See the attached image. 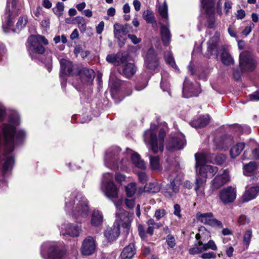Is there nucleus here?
<instances>
[{"instance_id":"9","label":"nucleus","mask_w":259,"mask_h":259,"mask_svg":"<svg viewBox=\"0 0 259 259\" xmlns=\"http://www.w3.org/2000/svg\"><path fill=\"white\" fill-rule=\"evenodd\" d=\"M120 149L119 147H112L106 152L104 157L105 165L111 169H115L119 166V154Z\"/></svg>"},{"instance_id":"46","label":"nucleus","mask_w":259,"mask_h":259,"mask_svg":"<svg viewBox=\"0 0 259 259\" xmlns=\"http://www.w3.org/2000/svg\"><path fill=\"white\" fill-rule=\"evenodd\" d=\"M164 59L167 64H169L172 67L177 69V65L174 61V59L172 56L171 52H166L164 54Z\"/></svg>"},{"instance_id":"42","label":"nucleus","mask_w":259,"mask_h":259,"mask_svg":"<svg viewBox=\"0 0 259 259\" xmlns=\"http://www.w3.org/2000/svg\"><path fill=\"white\" fill-rule=\"evenodd\" d=\"M142 17L148 23H156L154 13L152 11L149 10L144 11L143 13Z\"/></svg>"},{"instance_id":"63","label":"nucleus","mask_w":259,"mask_h":259,"mask_svg":"<svg viewBox=\"0 0 259 259\" xmlns=\"http://www.w3.org/2000/svg\"><path fill=\"white\" fill-rule=\"evenodd\" d=\"M245 16V12L242 9H240L237 11L236 16L237 19H242Z\"/></svg>"},{"instance_id":"2","label":"nucleus","mask_w":259,"mask_h":259,"mask_svg":"<svg viewBox=\"0 0 259 259\" xmlns=\"http://www.w3.org/2000/svg\"><path fill=\"white\" fill-rule=\"evenodd\" d=\"M65 210L80 222L88 218L90 208L87 199L73 192L65 198Z\"/></svg>"},{"instance_id":"50","label":"nucleus","mask_w":259,"mask_h":259,"mask_svg":"<svg viewBox=\"0 0 259 259\" xmlns=\"http://www.w3.org/2000/svg\"><path fill=\"white\" fill-rule=\"evenodd\" d=\"M14 163V159L12 157H6V161L3 165L4 173H6L9 169L11 168Z\"/></svg>"},{"instance_id":"28","label":"nucleus","mask_w":259,"mask_h":259,"mask_svg":"<svg viewBox=\"0 0 259 259\" xmlns=\"http://www.w3.org/2000/svg\"><path fill=\"white\" fill-rule=\"evenodd\" d=\"M221 52V61L222 63L226 66H230L234 64V60L229 51L223 47Z\"/></svg>"},{"instance_id":"25","label":"nucleus","mask_w":259,"mask_h":259,"mask_svg":"<svg viewBox=\"0 0 259 259\" xmlns=\"http://www.w3.org/2000/svg\"><path fill=\"white\" fill-rule=\"evenodd\" d=\"M218 170L216 166L206 165L199 168V175L204 178H211L215 174Z\"/></svg>"},{"instance_id":"30","label":"nucleus","mask_w":259,"mask_h":259,"mask_svg":"<svg viewBox=\"0 0 259 259\" xmlns=\"http://www.w3.org/2000/svg\"><path fill=\"white\" fill-rule=\"evenodd\" d=\"M136 253L135 245L130 243L123 249L119 259H131Z\"/></svg>"},{"instance_id":"35","label":"nucleus","mask_w":259,"mask_h":259,"mask_svg":"<svg viewBox=\"0 0 259 259\" xmlns=\"http://www.w3.org/2000/svg\"><path fill=\"white\" fill-rule=\"evenodd\" d=\"M160 33L161 39L165 45L169 43L171 35L168 26H165L163 24L161 25Z\"/></svg>"},{"instance_id":"51","label":"nucleus","mask_w":259,"mask_h":259,"mask_svg":"<svg viewBox=\"0 0 259 259\" xmlns=\"http://www.w3.org/2000/svg\"><path fill=\"white\" fill-rule=\"evenodd\" d=\"M78 27L81 31H84L86 29V22L85 19L82 17H77L75 18Z\"/></svg>"},{"instance_id":"58","label":"nucleus","mask_w":259,"mask_h":259,"mask_svg":"<svg viewBox=\"0 0 259 259\" xmlns=\"http://www.w3.org/2000/svg\"><path fill=\"white\" fill-rule=\"evenodd\" d=\"M127 36L134 44H138L141 41V39L140 38L137 37L136 35L128 34Z\"/></svg>"},{"instance_id":"37","label":"nucleus","mask_w":259,"mask_h":259,"mask_svg":"<svg viewBox=\"0 0 259 259\" xmlns=\"http://www.w3.org/2000/svg\"><path fill=\"white\" fill-rule=\"evenodd\" d=\"M210 237V233L208 231L205 230V228L201 229L199 230V233L195 236L196 241L194 244L205 242L208 240Z\"/></svg>"},{"instance_id":"52","label":"nucleus","mask_w":259,"mask_h":259,"mask_svg":"<svg viewBox=\"0 0 259 259\" xmlns=\"http://www.w3.org/2000/svg\"><path fill=\"white\" fill-rule=\"evenodd\" d=\"M249 222L250 219L244 214H241L237 220V223L240 225H245L248 224Z\"/></svg>"},{"instance_id":"62","label":"nucleus","mask_w":259,"mask_h":259,"mask_svg":"<svg viewBox=\"0 0 259 259\" xmlns=\"http://www.w3.org/2000/svg\"><path fill=\"white\" fill-rule=\"evenodd\" d=\"M174 213L175 215L177 216L179 218H181V207L180 206L176 204L174 205Z\"/></svg>"},{"instance_id":"60","label":"nucleus","mask_w":259,"mask_h":259,"mask_svg":"<svg viewBox=\"0 0 259 259\" xmlns=\"http://www.w3.org/2000/svg\"><path fill=\"white\" fill-rule=\"evenodd\" d=\"M138 178L139 181L142 183H145L148 179V176L145 172H141L138 173Z\"/></svg>"},{"instance_id":"41","label":"nucleus","mask_w":259,"mask_h":259,"mask_svg":"<svg viewBox=\"0 0 259 259\" xmlns=\"http://www.w3.org/2000/svg\"><path fill=\"white\" fill-rule=\"evenodd\" d=\"M244 148V143H237L230 150V155L232 158H235L239 155Z\"/></svg>"},{"instance_id":"33","label":"nucleus","mask_w":259,"mask_h":259,"mask_svg":"<svg viewBox=\"0 0 259 259\" xmlns=\"http://www.w3.org/2000/svg\"><path fill=\"white\" fill-rule=\"evenodd\" d=\"M259 192L258 187H252L249 188L242 196L243 201L244 202L249 201L254 199Z\"/></svg>"},{"instance_id":"56","label":"nucleus","mask_w":259,"mask_h":259,"mask_svg":"<svg viewBox=\"0 0 259 259\" xmlns=\"http://www.w3.org/2000/svg\"><path fill=\"white\" fill-rule=\"evenodd\" d=\"M215 257L216 255L213 252L203 253L201 255V257L203 259L215 258Z\"/></svg>"},{"instance_id":"53","label":"nucleus","mask_w":259,"mask_h":259,"mask_svg":"<svg viewBox=\"0 0 259 259\" xmlns=\"http://www.w3.org/2000/svg\"><path fill=\"white\" fill-rule=\"evenodd\" d=\"M27 17L26 16L20 17L17 23V26L18 28H22L25 26L27 23Z\"/></svg>"},{"instance_id":"27","label":"nucleus","mask_w":259,"mask_h":259,"mask_svg":"<svg viewBox=\"0 0 259 259\" xmlns=\"http://www.w3.org/2000/svg\"><path fill=\"white\" fill-rule=\"evenodd\" d=\"M180 181L177 178L170 179V184L168 186V189L165 192V196L172 197L179 191Z\"/></svg>"},{"instance_id":"38","label":"nucleus","mask_w":259,"mask_h":259,"mask_svg":"<svg viewBox=\"0 0 259 259\" xmlns=\"http://www.w3.org/2000/svg\"><path fill=\"white\" fill-rule=\"evenodd\" d=\"M148 228L146 230V232L150 236H152L153 234L154 229H158L162 226V224L160 223H156L155 220L153 219H149L147 222Z\"/></svg>"},{"instance_id":"40","label":"nucleus","mask_w":259,"mask_h":259,"mask_svg":"<svg viewBox=\"0 0 259 259\" xmlns=\"http://www.w3.org/2000/svg\"><path fill=\"white\" fill-rule=\"evenodd\" d=\"M150 160V166L152 170H159L161 168L158 156H149Z\"/></svg>"},{"instance_id":"15","label":"nucleus","mask_w":259,"mask_h":259,"mask_svg":"<svg viewBox=\"0 0 259 259\" xmlns=\"http://www.w3.org/2000/svg\"><path fill=\"white\" fill-rule=\"evenodd\" d=\"M186 143L184 136L180 134L179 137H175L169 139L166 148L169 151L180 150L184 148Z\"/></svg>"},{"instance_id":"47","label":"nucleus","mask_w":259,"mask_h":259,"mask_svg":"<svg viewBox=\"0 0 259 259\" xmlns=\"http://www.w3.org/2000/svg\"><path fill=\"white\" fill-rule=\"evenodd\" d=\"M167 214V212L165 209L160 208L155 210L154 217L157 221H159L165 218Z\"/></svg>"},{"instance_id":"16","label":"nucleus","mask_w":259,"mask_h":259,"mask_svg":"<svg viewBox=\"0 0 259 259\" xmlns=\"http://www.w3.org/2000/svg\"><path fill=\"white\" fill-rule=\"evenodd\" d=\"M61 73L69 75H77L78 73V67L76 65H73L71 62L66 59L60 60Z\"/></svg>"},{"instance_id":"59","label":"nucleus","mask_w":259,"mask_h":259,"mask_svg":"<svg viewBox=\"0 0 259 259\" xmlns=\"http://www.w3.org/2000/svg\"><path fill=\"white\" fill-rule=\"evenodd\" d=\"M125 204L128 208H133L135 205V200L131 198H126L125 199Z\"/></svg>"},{"instance_id":"4","label":"nucleus","mask_w":259,"mask_h":259,"mask_svg":"<svg viewBox=\"0 0 259 259\" xmlns=\"http://www.w3.org/2000/svg\"><path fill=\"white\" fill-rule=\"evenodd\" d=\"M27 42L28 51L32 59L36 58V54H42L45 52V49L41 44L45 45L49 44L45 37L40 35L30 36L27 39Z\"/></svg>"},{"instance_id":"8","label":"nucleus","mask_w":259,"mask_h":259,"mask_svg":"<svg viewBox=\"0 0 259 259\" xmlns=\"http://www.w3.org/2000/svg\"><path fill=\"white\" fill-rule=\"evenodd\" d=\"M18 10L16 0H7L6 13L3 24V28L5 32H8L13 26L14 22L12 17L16 15Z\"/></svg>"},{"instance_id":"21","label":"nucleus","mask_w":259,"mask_h":259,"mask_svg":"<svg viewBox=\"0 0 259 259\" xmlns=\"http://www.w3.org/2000/svg\"><path fill=\"white\" fill-rule=\"evenodd\" d=\"M220 35L218 33H215L214 35L207 42V55L208 57L213 55H215L218 57V43L219 40Z\"/></svg>"},{"instance_id":"34","label":"nucleus","mask_w":259,"mask_h":259,"mask_svg":"<svg viewBox=\"0 0 259 259\" xmlns=\"http://www.w3.org/2000/svg\"><path fill=\"white\" fill-rule=\"evenodd\" d=\"M209 117L207 115H203L192 121L190 124L195 128H201L205 126L209 123Z\"/></svg>"},{"instance_id":"11","label":"nucleus","mask_w":259,"mask_h":259,"mask_svg":"<svg viewBox=\"0 0 259 259\" xmlns=\"http://www.w3.org/2000/svg\"><path fill=\"white\" fill-rule=\"evenodd\" d=\"M208 249L216 250L217 245L213 240H209L207 242H202L199 244H194L192 247L189 249V252L191 254L200 253Z\"/></svg>"},{"instance_id":"57","label":"nucleus","mask_w":259,"mask_h":259,"mask_svg":"<svg viewBox=\"0 0 259 259\" xmlns=\"http://www.w3.org/2000/svg\"><path fill=\"white\" fill-rule=\"evenodd\" d=\"M138 231L140 236L144 239L146 237V234H147L146 231H145L144 227L142 225H138Z\"/></svg>"},{"instance_id":"1","label":"nucleus","mask_w":259,"mask_h":259,"mask_svg":"<svg viewBox=\"0 0 259 259\" xmlns=\"http://www.w3.org/2000/svg\"><path fill=\"white\" fill-rule=\"evenodd\" d=\"M10 123L3 124L2 131L5 139V156L12 152L15 145L18 144L25 137L23 131L16 132L15 125L20 123V118L16 113L13 114L10 118Z\"/></svg>"},{"instance_id":"13","label":"nucleus","mask_w":259,"mask_h":259,"mask_svg":"<svg viewBox=\"0 0 259 259\" xmlns=\"http://www.w3.org/2000/svg\"><path fill=\"white\" fill-rule=\"evenodd\" d=\"M236 198V190L233 187L229 186L222 189L220 192V198L222 202L228 204L233 202Z\"/></svg>"},{"instance_id":"12","label":"nucleus","mask_w":259,"mask_h":259,"mask_svg":"<svg viewBox=\"0 0 259 259\" xmlns=\"http://www.w3.org/2000/svg\"><path fill=\"white\" fill-rule=\"evenodd\" d=\"M198 220L201 223L213 227H218L220 228H223V224L221 222L213 218L211 212L199 213L197 214Z\"/></svg>"},{"instance_id":"39","label":"nucleus","mask_w":259,"mask_h":259,"mask_svg":"<svg viewBox=\"0 0 259 259\" xmlns=\"http://www.w3.org/2000/svg\"><path fill=\"white\" fill-rule=\"evenodd\" d=\"M158 13L160 15L161 19L163 20V22L165 23H168V13H167V6L165 3L164 2L163 4H159L158 5Z\"/></svg>"},{"instance_id":"49","label":"nucleus","mask_w":259,"mask_h":259,"mask_svg":"<svg viewBox=\"0 0 259 259\" xmlns=\"http://www.w3.org/2000/svg\"><path fill=\"white\" fill-rule=\"evenodd\" d=\"M252 236V231L251 229H248L245 231L243 236V242L244 245L247 246L249 245Z\"/></svg>"},{"instance_id":"23","label":"nucleus","mask_w":259,"mask_h":259,"mask_svg":"<svg viewBox=\"0 0 259 259\" xmlns=\"http://www.w3.org/2000/svg\"><path fill=\"white\" fill-rule=\"evenodd\" d=\"M199 93V91H195L192 83L189 81L187 77L185 78L183 89V96L188 98L193 96H197Z\"/></svg>"},{"instance_id":"19","label":"nucleus","mask_w":259,"mask_h":259,"mask_svg":"<svg viewBox=\"0 0 259 259\" xmlns=\"http://www.w3.org/2000/svg\"><path fill=\"white\" fill-rule=\"evenodd\" d=\"M77 75L80 76V82L82 84L89 85L93 81L95 72L92 69L84 68L81 70L78 69Z\"/></svg>"},{"instance_id":"18","label":"nucleus","mask_w":259,"mask_h":259,"mask_svg":"<svg viewBox=\"0 0 259 259\" xmlns=\"http://www.w3.org/2000/svg\"><path fill=\"white\" fill-rule=\"evenodd\" d=\"M96 244L93 237H87L83 241L81 247V251L84 255H90L93 254L96 249Z\"/></svg>"},{"instance_id":"26","label":"nucleus","mask_w":259,"mask_h":259,"mask_svg":"<svg viewBox=\"0 0 259 259\" xmlns=\"http://www.w3.org/2000/svg\"><path fill=\"white\" fill-rule=\"evenodd\" d=\"M126 60V57L120 53L116 54H110L106 57V60L109 63L115 66H119L123 63Z\"/></svg>"},{"instance_id":"55","label":"nucleus","mask_w":259,"mask_h":259,"mask_svg":"<svg viewBox=\"0 0 259 259\" xmlns=\"http://www.w3.org/2000/svg\"><path fill=\"white\" fill-rule=\"evenodd\" d=\"M166 242L168 245L171 248L174 247L176 245L175 238L172 235H168L167 236Z\"/></svg>"},{"instance_id":"17","label":"nucleus","mask_w":259,"mask_h":259,"mask_svg":"<svg viewBox=\"0 0 259 259\" xmlns=\"http://www.w3.org/2000/svg\"><path fill=\"white\" fill-rule=\"evenodd\" d=\"M62 229H64L65 232H63V230H61L60 232L61 235L67 234L71 237H77L81 233V226L76 224L69 223L63 225Z\"/></svg>"},{"instance_id":"20","label":"nucleus","mask_w":259,"mask_h":259,"mask_svg":"<svg viewBox=\"0 0 259 259\" xmlns=\"http://www.w3.org/2000/svg\"><path fill=\"white\" fill-rule=\"evenodd\" d=\"M146 66L150 69H155L158 65V58L153 48H150L147 52L145 60Z\"/></svg>"},{"instance_id":"7","label":"nucleus","mask_w":259,"mask_h":259,"mask_svg":"<svg viewBox=\"0 0 259 259\" xmlns=\"http://www.w3.org/2000/svg\"><path fill=\"white\" fill-rule=\"evenodd\" d=\"M65 253V251L57 243L45 242L41 246V254L43 258H59Z\"/></svg>"},{"instance_id":"10","label":"nucleus","mask_w":259,"mask_h":259,"mask_svg":"<svg viewBox=\"0 0 259 259\" xmlns=\"http://www.w3.org/2000/svg\"><path fill=\"white\" fill-rule=\"evenodd\" d=\"M239 64L242 71H251L256 67V62L250 52L244 51L240 54Z\"/></svg>"},{"instance_id":"43","label":"nucleus","mask_w":259,"mask_h":259,"mask_svg":"<svg viewBox=\"0 0 259 259\" xmlns=\"http://www.w3.org/2000/svg\"><path fill=\"white\" fill-rule=\"evenodd\" d=\"M257 165L255 162H250L244 166V174L246 176H250L257 169Z\"/></svg>"},{"instance_id":"54","label":"nucleus","mask_w":259,"mask_h":259,"mask_svg":"<svg viewBox=\"0 0 259 259\" xmlns=\"http://www.w3.org/2000/svg\"><path fill=\"white\" fill-rule=\"evenodd\" d=\"M109 84L113 88H118L120 84V81L117 79L114 78L112 76H110L109 79Z\"/></svg>"},{"instance_id":"31","label":"nucleus","mask_w":259,"mask_h":259,"mask_svg":"<svg viewBox=\"0 0 259 259\" xmlns=\"http://www.w3.org/2000/svg\"><path fill=\"white\" fill-rule=\"evenodd\" d=\"M136 67L134 64L128 63L123 66L121 70L119 69V71L126 77L130 78L136 73Z\"/></svg>"},{"instance_id":"61","label":"nucleus","mask_w":259,"mask_h":259,"mask_svg":"<svg viewBox=\"0 0 259 259\" xmlns=\"http://www.w3.org/2000/svg\"><path fill=\"white\" fill-rule=\"evenodd\" d=\"M254 26V24H253V23L250 24L249 26H248L244 28V29L242 31V33L245 35H247L248 34H249L250 33L252 28H253Z\"/></svg>"},{"instance_id":"24","label":"nucleus","mask_w":259,"mask_h":259,"mask_svg":"<svg viewBox=\"0 0 259 259\" xmlns=\"http://www.w3.org/2000/svg\"><path fill=\"white\" fill-rule=\"evenodd\" d=\"M205 178H200L198 177L196 178L195 190L197 193V196L201 199H204V185L205 184Z\"/></svg>"},{"instance_id":"3","label":"nucleus","mask_w":259,"mask_h":259,"mask_svg":"<svg viewBox=\"0 0 259 259\" xmlns=\"http://www.w3.org/2000/svg\"><path fill=\"white\" fill-rule=\"evenodd\" d=\"M118 211L116 213V223L112 227L107 228L104 232V236L109 241H113L117 238L120 234V226L123 229L126 234L129 233L131 223L133 220L132 214L121 208V202H114Z\"/></svg>"},{"instance_id":"5","label":"nucleus","mask_w":259,"mask_h":259,"mask_svg":"<svg viewBox=\"0 0 259 259\" xmlns=\"http://www.w3.org/2000/svg\"><path fill=\"white\" fill-rule=\"evenodd\" d=\"M165 133L163 129L159 132L158 138H156L155 133L151 130L147 131L144 134L145 142L149 141L150 148L154 153L162 152L163 150V142Z\"/></svg>"},{"instance_id":"6","label":"nucleus","mask_w":259,"mask_h":259,"mask_svg":"<svg viewBox=\"0 0 259 259\" xmlns=\"http://www.w3.org/2000/svg\"><path fill=\"white\" fill-rule=\"evenodd\" d=\"M113 175L110 172L103 174L101 189L109 199L118 198L119 189L113 182Z\"/></svg>"},{"instance_id":"22","label":"nucleus","mask_w":259,"mask_h":259,"mask_svg":"<svg viewBox=\"0 0 259 259\" xmlns=\"http://www.w3.org/2000/svg\"><path fill=\"white\" fill-rule=\"evenodd\" d=\"M230 180V177L227 170L223 171L221 175H217L211 182L213 188L218 189Z\"/></svg>"},{"instance_id":"14","label":"nucleus","mask_w":259,"mask_h":259,"mask_svg":"<svg viewBox=\"0 0 259 259\" xmlns=\"http://www.w3.org/2000/svg\"><path fill=\"white\" fill-rule=\"evenodd\" d=\"M130 25L126 24L122 25L120 23H116L113 26V33L114 37L118 40L119 45L121 46L124 44L123 41H121L122 36L126 35L130 31L131 28Z\"/></svg>"},{"instance_id":"36","label":"nucleus","mask_w":259,"mask_h":259,"mask_svg":"<svg viewBox=\"0 0 259 259\" xmlns=\"http://www.w3.org/2000/svg\"><path fill=\"white\" fill-rule=\"evenodd\" d=\"M131 160L133 164L138 168L142 169L146 168V162L141 159L140 155L137 153H134L132 154Z\"/></svg>"},{"instance_id":"29","label":"nucleus","mask_w":259,"mask_h":259,"mask_svg":"<svg viewBox=\"0 0 259 259\" xmlns=\"http://www.w3.org/2000/svg\"><path fill=\"white\" fill-rule=\"evenodd\" d=\"M209 156L207 154L203 153H197L195 154V168L196 171H197L198 167H201L203 166H205V163L209 161Z\"/></svg>"},{"instance_id":"44","label":"nucleus","mask_w":259,"mask_h":259,"mask_svg":"<svg viewBox=\"0 0 259 259\" xmlns=\"http://www.w3.org/2000/svg\"><path fill=\"white\" fill-rule=\"evenodd\" d=\"M201 1L203 7L207 14L213 13L214 0H201Z\"/></svg>"},{"instance_id":"32","label":"nucleus","mask_w":259,"mask_h":259,"mask_svg":"<svg viewBox=\"0 0 259 259\" xmlns=\"http://www.w3.org/2000/svg\"><path fill=\"white\" fill-rule=\"evenodd\" d=\"M103 216L98 209H94L91 215V223L94 226H99L103 222Z\"/></svg>"},{"instance_id":"48","label":"nucleus","mask_w":259,"mask_h":259,"mask_svg":"<svg viewBox=\"0 0 259 259\" xmlns=\"http://www.w3.org/2000/svg\"><path fill=\"white\" fill-rule=\"evenodd\" d=\"M64 6L61 2H58L56 6L53 8V11L54 13L58 16L60 17L63 14Z\"/></svg>"},{"instance_id":"64","label":"nucleus","mask_w":259,"mask_h":259,"mask_svg":"<svg viewBox=\"0 0 259 259\" xmlns=\"http://www.w3.org/2000/svg\"><path fill=\"white\" fill-rule=\"evenodd\" d=\"M249 97L251 100L257 101L259 100V90L250 94Z\"/></svg>"},{"instance_id":"45","label":"nucleus","mask_w":259,"mask_h":259,"mask_svg":"<svg viewBox=\"0 0 259 259\" xmlns=\"http://www.w3.org/2000/svg\"><path fill=\"white\" fill-rule=\"evenodd\" d=\"M137 189L135 183H129L125 188L126 196L128 198L133 197Z\"/></svg>"}]
</instances>
